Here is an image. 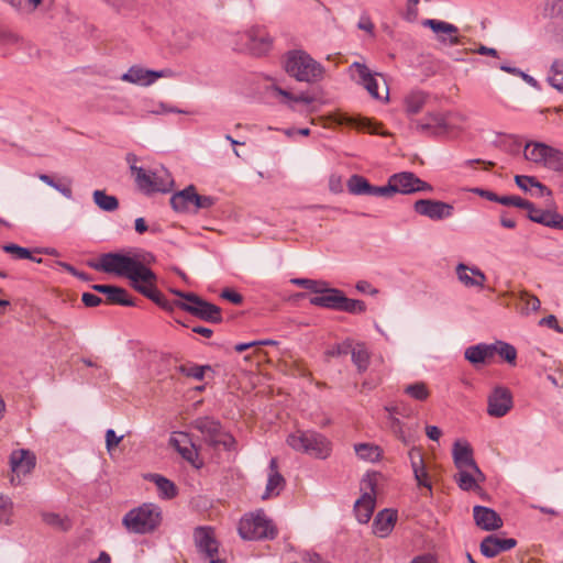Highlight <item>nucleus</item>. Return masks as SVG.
I'll return each mask as SVG.
<instances>
[{"label": "nucleus", "mask_w": 563, "mask_h": 563, "mask_svg": "<svg viewBox=\"0 0 563 563\" xmlns=\"http://www.w3.org/2000/svg\"><path fill=\"white\" fill-rule=\"evenodd\" d=\"M162 521L159 507L153 504H143L130 510L122 519V525L131 533L146 534L153 532Z\"/></svg>", "instance_id": "7ed1b4c3"}, {"label": "nucleus", "mask_w": 563, "mask_h": 563, "mask_svg": "<svg viewBox=\"0 0 563 563\" xmlns=\"http://www.w3.org/2000/svg\"><path fill=\"white\" fill-rule=\"evenodd\" d=\"M153 180H155V183H163V184L167 183L166 188L164 190H159L161 192L169 191L173 186V179L170 178V176L168 174H165L164 176L154 174Z\"/></svg>", "instance_id": "338daca9"}, {"label": "nucleus", "mask_w": 563, "mask_h": 563, "mask_svg": "<svg viewBox=\"0 0 563 563\" xmlns=\"http://www.w3.org/2000/svg\"><path fill=\"white\" fill-rule=\"evenodd\" d=\"M351 69L354 70L358 77V81L364 86L368 93L375 99H388V88L385 85V96L378 92V84L376 78L371 74L369 69L361 63H353Z\"/></svg>", "instance_id": "6ab92c4d"}, {"label": "nucleus", "mask_w": 563, "mask_h": 563, "mask_svg": "<svg viewBox=\"0 0 563 563\" xmlns=\"http://www.w3.org/2000/svg\"><path fill=\"white\" fill-rule=\"evenodd\" d=\"M131 172L140 190L146 194L164 190L167 186V183H155V180H153L155 173H146L142 167H137L136 165L131 166Z\"/></svg>", "instance_id": "a878e982"}, {"label": "nucleus", "mask_w": 563, "mask_h": 563, "mask_svg": "<svg viewBox=\"0 0 563 563\" xmlns=\"http://www.w3.org/2000/svg\"><path fill=\"white\" fill-rule=\"evenodd\" d=\"M191 197L194 198V206L196 207V209H209L216 202L214 198L210 196L198 195L195 187L194 195H191Z\"/></svg>", "instance_id": "864d4df0"}, {"label": "nucleus", "mask_w": 563, "mask_h": 563, "mask_svg": "<svg viewBox=\"0 0 563 563\" xmlns=\"http://www.w3.org/2000/svg\"><path fill=\"white\" fill-rule=\"evenodd\" d=\"M291 283L302 288L309 289L314 294L316 290L320 288V284L322 282L308 278H294L291 279Z\"/></svg>", "instance_id": "6e6d98bb"}, {"label": "nucleus", "mask_w": 563, "mask_h": 563, "mask_svg": "<svg viewBox=\"0 0 563 563\" xmlns=\"http://www.w3.org/2000/svg\"><path fill=\"white\" fill-rule=\"evenodd\" d=\"M388 427L393 434L399 439L405 445L415 441L418 424L408 426L402 423L397 417H388Z\"/></svg>", "instance_id": "cd10ccee"}, {"label": "nucleus", "mask_w": 563, "mask_h": 563, "mask_svg": "<svg viewBox=\"0 0 563 563\" xmlns=\"http://www.w3.org/2000/svg\"><path fill=\"white\" fill-rule=\"evenodd\" d=\"M352 361L357 366L360 372H364L367 369L369 364V353L365 345L356 344L352 347L351 351Z\"/></svg>", "instance_id": "a19ab883"}, {"label": "nucleus", "mask_w": 563, "mask_h": 563, "mask_svg": "<svg viewBox=\"0 0 563 563\" xmlns=\"http://www.w3.org/2000/svg\"><path fill=\"white\" fill-rule=\"evenodd\" d=\"M375 493L372 488V493H364L354 505V512L356 519L361 523H367L372 518L375 509Z\"/></svg>", "instance_id": "c85d7f7f"}, {"label": "nucleus", "mask_w": 563, "mask_h": 563, "mask_svg": "<svg viewBox=\"0 0 563 563\" xmlns=\"http://www.w3.org/2000/svg\"><path fill=\"white\" fill-rule=\"evenodd\" d=\"M93 268L123 276L130 279L131 286L140 294L151 299L161 308L173 311L176 302H170L165 296L156 288L157 277L155 273L145 266L142 262L119 253H107L100 257L98 264L92 265Z\"/></svg>", "instance_id": "f257e3e1"}, {"label": "nucleus", "mask_w": 563, "mask_h": 563, "mask_svg": "<svg viewBox=\"0 0 563 563\" xmlns=\"http://www.w3.org/2000/svg\"><path fill=\"white\" fill-rule=\"evenodd\" d=\"M210 369V366H187V365H180L179 372L184 374L187 377H192L195 379L201 380L205 377V371Z\"/></svg>", "instance_id": "8fccbe9b"}, {"label": "nucleus", "mask_w": 563, "mask_h": 563, "mask_svg": "<svg viewBox=\"0 0 563 563\" xmlns=\"http://www.w3.org/2000/svg\"><path fill=\"white\" fill-rule=\"evenodd\" d=\"M415 211L432 220H442L453 213V206L440 200L420 199L413 205Z\"/></svg>", "instance_id": "ddd939ff"}, {"label": "nucleus", "mask_w": 563, "mask_h": 563, "mask_svg": "<svg viewBox=\"0 0 563 563\" xmlns=\"http://www.w3.org/2000/svg\"><path fill=\"white\" fill-rule=\"evenodd\" d=\"M452 454L457 470L471 468L478 476H482V472L473 457V449L467 442H454Z\"/></svg>", "instance_id": "2eb2a0df"}, {"label": "nucleus", "mask_w": 563, "mask_h": 563, "mask_svg": "<svg viewBox=\"0 0 563 563\" xmlns=\"http://www.w3.org/2000/svg\"><path fill=\"white\" fill-rule=\"evenodd\" d=\"M355 453L361 460L367 462H377L383 455V451L378 445L372 443H358L354 445Z\"/></svg>", "instance_id": "c9c22d12"}, {"label": "nucleus", "mask_w": 563, "mask_h": 563, "mask_svg": "<svg viewBox=\"0 0 563 563\" xmlns=\"http://www.w3.org/2000/svg\"><path fill=\"white\" fill-rule=\"evenodd\" d=\"M525 157L554 172H563V152L541 142H529Z\"/></svg>", "instance_id": "0eeeda50"}, {"label": "nucleus", "mask_w": 563, "mask_h": 563, "mask_svg": "<svg viewBox=\"0 0 563 563\" xmlns=\"http://www.w3.org/2000/svg\"><path fill=\"white\" fill-rule=\"evenodd\" d=\"M123 437H118L114 430L109 429L106 432V446L109 452H111L114 448L119 445L122 441Z\"/></svg>", "instance_id": "13d9d810"}, {"label": "nucleus", "mask_w": 563, "mask_h": 563, "mask_svg": "<svg viewBox=\"0 0 563 563\" xmlns=\"http://www.w3.org/2000/svg\"><path fill=\"white\" fill-rule=\"evenodd\" d=\"M238 530L244 540H273L277 536V528L263 510L244 515Z\"/></svg>", "instance_id": "39448f33"}, {"label": "nucleus", "mask_w": 563, "mask_h": 563, "mask_svg": "<svg viewBox=\"0 0 563 563\" xmlns=\"http://www.w3.org/2000/svg\"><path fill=\"white\" fill-rule=\"evenodd\" d=\"M81 300L86 307H97L102 302V299L91 292H84Z\"/></svg>", "instance_id": "e2e57ef3"}, {"label": "nucleus", "mask_w": 563, "mask_h": 563, "mask_svg": "<svg viewBox=\"0 0 563 563\" xmlns=\"http://www.w3.org/2000/svg\"><path fill=\"white\" fill-rule=\"evenodd\" d=\"M170 291L185 300V302H176L177 308L207 322L220 323L222 321L220 307L203 300L194 292H184L176 289Z\"/></svg>", "instance_id": "423d86ee"}, {"label": "nucleus", "mask_w": 563, "mask_h": 563, "mask_svg": "<svg viewBox=\"0 0 563 563\" xmlns=\"http://www.w3.org/2000/svg\"><path fill=\"white\" fill-rule=\"evenodd\" d=\"M409 459L411 462L412 472L419 487H426L429 490L432 489V483L427 472L423 455L421 450L412 448L409 451Z\"/></svg>", "instance_id": "b1692460"}, {"label": "nucleus", "mask_w": 563, "mask_h": 563, "mask_svg": "<svg viewBox=\"0 0 563 563\" xmlns=\"http://www.w3.org/2000/svg\"><path fill=\"white\" fill-rule=\"evenodd\" d=\"M409 563H438V560L434 555L426 553L415 556Z\"/></svg>", "instance_id": "69168bd1"}, {"label": "nucleus", "mask_w": 563, "mask_h": 563, "mask_svg": "<svg viewBox=\"0 0 563 563\" xmlns=\"http://www.w3.org/2000/svg\"><path fill=\"white\" fill-rule=\"evenodd\" d=\"M286 481L284 476L279 473L277 459L273 457L269 462V474L266 484V489L263 499H268L271 497H276L280 494V492L285 488Z\"/></svg>", "instance_id": "393cba45"}, {"label": "nucleus", "mask_w": 563, "mask_h": 563, "mask_svg": "<svg viewBox=\"0 0 563 563\" xmlns=\"http://www.w3.org/2000/svg\"><path fill=\"white\" fill-rule=\"evenodd\" d=\"M170 74L169 70H148L139 66H132L125 74L122 75L121 79L131 84L141 86H150L156 79L166 77Z\"/></svg>", "instance_id": "f3484780"}, {"label": "nucleus", "mask_w": 563, "mask_h": 563, "mask_svg": "<svg viewBox=\"0 0 563 563\" xmlns=\"http://www.w3.org/2000/svg\"><path fill=\"white\" fill-rule=\"evenodd\" d=\"M417 131L430 134L439 135L446 132L448 124L446 118L441 113H429L426 118L415 122Z\"/></svg>", "instance_id": "5701e85b"}, {"label": "nucleus", "mask_w": 563, "mask_h": 563, "mask_svg": "<svg viewBox=\"0 0 563 563\" xmlns=\"http://www.w3.org/2000/svg\"><path fill=\"white\" fill-rule=\"evenodd\" d=\"M285 70L298 81L317 82L323 78L324 68L303 51H292L286 55Z\"/></svg>", "instance_id": "f03ea898"}, {"label": "nucleus", "mask_w": 563, "mask_h": 563, "mask_svg": "<svg viewBox=\"0 0 563 563\" xmlns=\"http://www.w3.org/2000/svg\"><path fill=\"white\" fill-rule=\"evenodd\" d=\"M520 300L525 302V309L527 311H537L540 309L541 302L534 295H531L529 292H522L520 296Z\"/></svg>", "instance_id": "5fc2aeb1"}, {"label": "nucleus", "mask_w": 563, "mask_h": 563, "mask_svg": "<svg viewBox=\"0 0 563 563\" xmlns=\"http://www.w3.org/2000/svg\"><path fill=\"white\" fill-rule=\"evenodd\" d=\"M426 100H427V96L423 92L415 91V92L409 93L405 98L406 112L408 114L419 113L422 110V108L426 103Z\"/></svg>", "instance_id": "ea45409f"}, {"label": "nucleus", "mask_w": 563, "mask_h": 563, "mask_svg": "<svg viewBox=\"0 0 563 563\" xmlns=\"http://www.w3.org/2000/svg\"><path fill=\"white\" fill-rule=\"evenodd\" d=\"M2 249L5 253H10L16 260L27 258V260L35 261V258L32 256L31 252L27 249L19 246L16 244H5L2 246ZM36 262L41 263L42 260L38 258V260H36Z\"/></svg>", "instance_id": "09e8293b"}, {"label": "nucleus", "mask_w": 563, "mask_h": 563, "mask_svg": "<svg viewBox=\"0 0 563 563\" xmlns=\"http://www.w3.org/2000/svg\"><path fill=\"white\" fill-rule=\"evenodd\" d=\"M542 12L551 20L555 32L563 35V0H544Z\"/></svg>", "instance_id": "c756f323"}, {"label": "nucleus", "mask_w": 563, "mask_h": 563, "mask_svg": "<svg viewBox=\"0 0 563 563\" xmlns=\"http://www.w3.org/2000/svg\"><path fill=\"white\" fill-rule=\"evenodd\" d=\"M151 481H153L155 483V485L157 486V489L159 492V495L163 498L172 499L177 496V493H178L177 487L168 478H166L162 475H158V474H153V475H151Z\"/></svg>", "instance_id": "e433bc0d"}, {"label": "nucleus", "mask_w": 563, "mask_h": 563, "mask_svg": "<svg viewBox=\"0 0 563 563\" xmlns=\"http://www.w3.org/2000/svg\"><path fill=\"white\" fill-rule=\"evenodd\" d=\"M422 25L428 26L431 29V31L435 34L439 33H459L461 30L456 27L454 24L440 21V20H433V19H426L422 21ZM478 30L473 29L472 26L467 25L462 29V32L468 33V32H477Z\"/></svg>", "instance_id": "473e14b6"}, {"label": "nucleus", "mask_w": 563, "mask_h": 563, "mask_svg": "<svg viewBox=\"0 0 563 563\" xmlns=\"http://www.w3.org/2000/svg\"><path fill=\"white\" fill-rule=\"evenodd\" d=\"M494 345L478 344L465 351V358L472 364L489 363L494 357Z\"/></svg>", "instance_id": "7c9ffc66"}, {"label": "nucleus", "mask_w": 563, "mask_h": 563, "mask_svg": "<svg viewBox=\"0 0 563 563\" xmlns=\"http://www.w3.org/2000/svg\"><path fill=\"white\" fill-rule=\"evenodd\" d=\"M525 209L528 211V218L531 221L540 223L545 210L537 208L532 202H530V207H526Z\"/></svg>", "instance_id": "052dcab7"}, {"label": "nucleus", "mask_w": 563, "mask_h": 563, "mask_svg": "<svg viewBox=\"0 0 563 563\" xmlns=\"http://www.w3.org/2000/svg\"><path fill=\"white\" fill-rule=\"evenodd\" d=\"M473 516L476 525L485 531H494L503 527V519L493 509L475 506L473 509Z\"/></svg>", "instance_id": "412c9836"}, {"label": "nucleus", "mask_w": 563, "mask_h": 563, "mask_svg": "<svg viewBox=\"0 0 563 563\" xmlns=\"http://www.w3.org/2000/svg\"><path fill=\"white\" fill-rule=\"evenodd\" d=\"M273 47L271 37H235L233 48L253 57L267 55Z\"/></svg>", "instance_id": "f8f14e48"}, {"label": "nucleus", "mask_w": 563, "mask_h": 563, "mask_svg": "<svg viewBox=\"0 0 563 563\" xmlns=\"http://www.w3.org/2000/svg\"><path fill=\"white\" fill-rule=\"evenodd\" d=\"M426 434L430 440L438 441L442 435V431L435 426H427Z\"/></svg>", "instance_id": "774afa93"}, {"label": "nucleus", "mask_w": 563, "mask_h": 563, "mask_svg": "<svg viewBox=\"0 0 563 563\" xmlns=\"http://www.w3.org/2000/svg\"><path fill=\"white\" fill-rule=\"evenodd\" d=\"M341 292L339 289L328 288L327 284L322 282L309 301L313 306L338 310Z\"/></svg>", "instance_id": "4be33fe9"}, {"label": "nucleus", "mask_w": 563, "mask_h": 563, "mask_svg": "<svg viewBox=\"0 0 563 563\" xmlns=\"http://www.w3.org/2000/svg\"><path fill=\"white\" fill-rule=\"evenodd\" d=\"M95 203L103 211L112 212L119 208V200L114 196L107 195L104 190H95L92 194Z\"/></svg>", "instance_id": "4c0bfd02"}, {"label": "nucleus", "mask_w": 563, "mask_h": 563, "mask_svg": "<svg viewBox=\"0 0 563 563\" xmlns=\"http://www.w3.org/2000/svg\"><path fill=\"white\" fill-rule=\"evenodd\" d=\"M493 345L495 346L494 355L498 354L506 362L510 364L515 363L517 358V351L511 344L505 342H497L496 344Z\"/></svg>", "instance_id": "a18cd8bd"}, {"label": "nucleus", "mask_w": 563, "mask_h": 563, "mask_svg": "<svg viewBox=\"0 0 563 563\" xmlns=\"http://www.w3.org/2000/svg\"><path fill=\"white\" fill-rule=\"evenodd\" d=\"M169 443L181 455L183 459L188 461L195 468L202 467L203 462L199 459L198 450L188 439V435L180 433L178 438H170Z\"/></svg>", "instance_id": "dca6fc26"}, {"label": "nucleus", "mask_w": 563, "mask_h": 563, "mask_svg": "<svg viewBox=\"0 0 563 563\" xmlns=\"http://www.w3.org/2000/svg\"><path fill=\"white\" fill-rule=\"evenodd\" d=\"M394 194L410 195L418 191H431L428 183L418 178L413 173L402 172L389 177Z\"/></svg>", "instance_id": "9b49d317"}, {"label": "nucleus", "mask_w": 563, "mask_h": 563, "mask_svg": "<svg viewBox=\"0 0 563 563\" xmlns=\"http://www.w3.org/2000/svg\"><path fill=\"white\" fill-rule=\"evenodd\" d=\"M347 189L353 195H367L369 194L371 184L367 179L360 175H353L347 180Z\"/></svg>", "instance_id": "c03bdc74"}, {"label": "nucleus", "mask_w": 563, "mask_h": 563, "mask_svg": "<svg viewBox=\"0 0 563 563\" xmlns=\"http://www.w3.org/2000/svg\"><path fill=\"white\" fill-rule=\"evenodd\" d=\"M517 544L512 538L501 539L495 534L485 537L481 542V552L486 558H495L504 551L511 550Z\"/></svg>", "instance_id": "a211bd4d"}, {"label": "nucleus", "mask_w": 563, "mask_h": 563, "mask_svg": "<svg viewBox=\"0 0 563 563\" xmlns=\"http://www.w3.org/2000/svg\"><path fill=\"white\" fill-rule=\"evenodd\" d=\"M484 476H478L471 468L459 470V472L454 475V479L457 483L459 487L463 490H474L478 488V479H483Z\"/></svg>", "instance_id": "72a5a7b5"}, {"label": "nucleus", "mask_w": 563, "mask_h": 563, "mask_svg": "<svg viewBox=\"0 0 563 563\" xmlns=\"http://www.w3.org/2000/svg\"><path fill=\"white\" fill-rule=\"evenodd\" d=\"M456 274L461 283H463L465 286H484V283L486 280V277L483 272H481L478 268H472L470 269L464 264H459L456 267Z\"/></svg>", "instance_id": "2f4dec72"}, {"label": "nucleus", "mask_w": 563, "mask_h": 563, "mask_svg": "<svg viewBox=\"0 0 563 563\" xmlns=\"http://www.w3.org/2000/svg\"><path fill=\"white\" fill-rule=\"evenodd\" d=\"M192 428L198 430L205 440L212 446L222 445L227 450H233L236 441L228 432L222 430L221 423L211 417H200L192 421Z\"/></svg>", "instance_id": "6e6552de"}, {"label": "nucleus", "mask_w": 563, "mask_h": 563, "mask_svg": "<svg viewBox=\"0 0 563 563\" xmlns=\"http://www.w3.org/2000/svg\"><path fill=\"white\" fill-rule=\"evenodd\" d=\"M338 310L350 313H362L366 310V305L362 300L350 299L341 292Z\"/></svg>", "instance_id": "79ce46f5"}, {"label": "nucleus", "mask_w": 563, "mask_h": 563, "mask_svg": "<svg viewBox=\"0 0 563 563\" xmlns=\"http://www.w3.org/2000/svg\"><path fill=\"white\" fill-rule=\"evenodd\" d=\"M549 82L552 87L563 92V60H555L553 63Z\"/></svg>", "instance_id": "49530a36"}, {"label": "nucleus", "mask_w": 563, "mask_h": 563, "mask_svg": "<svg viewBox=\"0 0 563 563\" xmlns=\"http://www.w3.org/2000/svg\"><path fill=\"white\" fill-rule=\"evenodd\" d=\"M35 464L36 456L30 450L19 449L12 451L10 454L11 484L20 485L22 476L30 474L34 470Z\"/></svg>", "instance_id": "1a4fd4ad"}, {"label": "nucleus", "mask_w": 563, "mask_h": 563, "mask_svg": "<svg viewBox=\"0 0 563 563\" xmlns=\"http://www.w3.org/2000/svg\"><path fill=\"white\" fill-rule=\"evenodd\" d=\"M540 224L563 231V216L556 211L547 210L542 216Z\"/></svg>", "instance_id": "de8ad7c7"}, {"label": "nucleus", "mask_w": 563, "mask_h": 563, "mask_svg": "<svg viewBox=\"0 0 563 563\" xmlns=\"http://www.w3.org/2000/svg\"><path fill=\"white\" fill-rule=\"evenodd\" d=\"M393 186L390 184V179H388V183L386 186H373L371 185L369 194L368 196H383L387 197L393 195Z\"/></svg>", "instance_id": "4d7b16f0"}, {"label": "nucleus", "mask_w": 563, "mask_h": 563, "mask_svg": "<svg viewBox=\"0 0 563 563\" xmlns=\"http://www.w3.org/2000/svg\"><path fill=\"white\" fill-rule=\"evenodd\" d=\"M220 296L234 305H241L243 302L242 295L229 288L223 289Z\"/></svg>", "instance_id": "bf43d9fd"}, {"label": "nucleus", "mask_w": 563, "mask_h": 563, "mask_svg": "<svg viewBox=\"0 0 563 563\" xmlns=\"http://www.w3.org/2000/svg\"><path fill=\"white\" fill-rule=\"evenodd\" d=\"M194 185L188 186L181 191L174 194L170 198V205L175 211H187L190 205H194Z\"/></svg>", "instance_id": "f704fd0d"}, {"label": "nucleus", "mask_w": 563, "mask_h": 563, "mask_svg": "<svg viewBox=\"0 0 563 563\" xmlns=\"http://www.w3.org/2000/svg\"><path fill=\"white\" fill-rule=\"evenodd\" d=\"M515 181L517 186L525 191H528L530 187H536L539 189L540 196L544 194L551 195V191L532 176L517 175Z\"/></svg>", "instance_id": "37998d69"}, {"label": "nucleus", "mask_w": 563, "mask_h": 563, "mask_svg": "<svg viewBox=\"0 0 563 563\" xmlns=\"http://www.w3.org/2000/svg\"><path fill=\"white\" fill-rule=\"evenodd\" d=\"M287 443L294 450L314 456L327 459L331 453V442L316 431H296L288 435Z\"/></svg>", "instance_id": "20e7f679"}, {"label": "nucleus", "mask_w": 563, "mask_h": 563, "mask_svg": "<svg viewBox=\"0 0 563 563\" xmlns=\"http://www.w3.org/2000/svg\"><path fill=\"white\" fill-rule=\"evenodd\" d=\"M194 539L199 552L209 560L210 563H224V560L218 558L219 543L211 527H197L194 532Z\"/></svg>", "instance_id": "9d476101"}, {"label": "nucleus", "mask_w": 563, "mask_h": 563, "mask_svg": "<svg viewBox=\"0 0 563 563\" xmlns=\"http://www.w3.org/2000/svg\"><path fill=\"white\" fill-rule=\"evenodd\" d=\"M499 203L504 206H512L517 208L525 209L526 207H530V201L526 200L519 196H503L499 199Z\"/></svg>", "instance_id": "603ef678"}, {"label": "nucleus", "mask_w": 563, "mask_h": 563, "mask_svg": "<svg viewBox=\"0 0 563 563\" xmlns=\"http://www.w3.org/2000/svg\"><path fill=\"white\" fill-rule=\"evenodd\" d=\"M92 289L97 292L106 295V302L109 305H121V306H135V302L128 290L124 288L112 286V285H93Z\"/></svg>", "instance_id": "aec40b11"}, {"label": "nucleus", "mask_w": 563, "mask_h": 563, "mask_svg": "<svg viewBox=\"0 0 563 563\" xmlns=\"http://www.w3.org/2000/svg\"><path fill=\"white\" fill-rule=\"evenodd\" d=\"M404 393L417 401H426L430 397V389L424 382H416L404 387Z\"/></svg>", "instance_id": "58836bf2"}, {"label": "nucleus", "mask_w": 563, "mask_h": 563, "mask_svg": "<svg viewBox=\"0 0 563 563\" xmlns=\"http://www.w3.org/2000/svg\"><path fill=\"white\" fill-rule=\"evenodd\" d=\"M397 520V512L384 509L377 514L373 522V532L379 538H386L394 529Z\"/></svg>", "instance_id": "bb28decb"}, {"label": "nucleus", "mask_w": 563, "mask_h": 563, "mask_svg": "<svg viewBox=\"0 0 563 563\" xmlns=\"http://www.w3.org/2000/svg\"><path fill=\"white\" fill-rule=\"evenodd\" d=\"M512 408V396L508 388L496 387L488 397L487 412L492 417H504Z\"/></svg>", "instance_id": "4468645a"}, {"label": "nucleus", "mask_w": 563, "mask_h": 563, "mask_svg": "<svg viewBox=\"0 0 563 563\" xmlns=\"http://www.w3.org/2000/svg\"><path fill=\"white\" fill-rule=\"evenodd\" d=\"M11 508V504L3 496H0V522L9 520Z\"/></svg>", "instance_id": "680f3d73"}, {"label": "nucleus", "mask_w": 563, "mask_h": 563, "mask_svg": "<svg viewBox=\"0 0 563 563\" xmlns=\"http://www.w3.org/2000/svg\"><path fill=\"white\" fill-rule=\"evenodd\" d=\"M43 521L46 525L52 526L57 529H60V530H67L69 528L68 521L63 519L59 515L54 514V512L43 514Z\"/></svg>", "instance_id": "3c124183"}, {"label": "nucleus", "mask_w": 563, "mask_h": 563, "mask_svg": "<svg viewBox=\"0 0 563 563\" xmlns=\"http://www.w3.org/2000/svg\"><path fill=\"white\" fill-rule=\"evenodd\" d=\"M357 27H358V30L364 31L369 34L373 33V31H374V24L367 15L361 16V19L357 23Z\"/></svg>", "instance_id": "0e129e2a"}]
</instances>
